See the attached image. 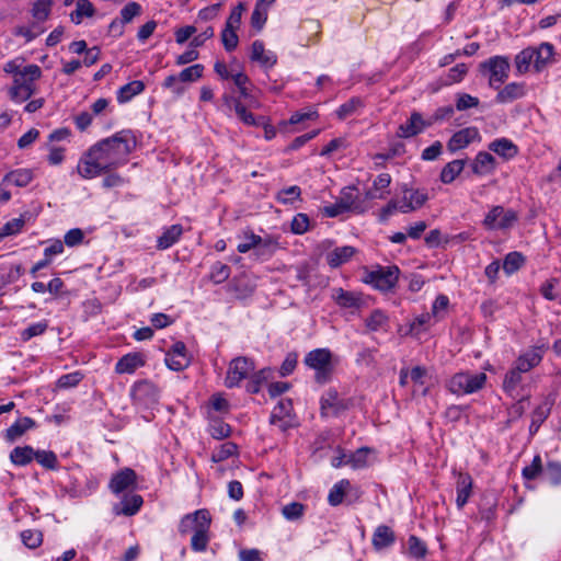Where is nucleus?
I'll return each mask as SVG.
<instances>
[{"label": "nucleus", "mask_w": 561, "mask_h": 561, "mask_svg": "<svg viewBox=\"0 0 561 561\" xmlns=\"http://www.w3.org/2000/svg\"><path fill=\"white\" fill-rule=\"evenodd\" d=\"M251 60L260 62L264 68H272L276 61V55L271 50H265L264 43L262 41H254L251 46Z\"/></svg>", "instance_id": "nucleus-18"}, {"label": "nucleus", "mask_w": 561, "mask_h": 561, "mask_svg": "<svg viewBox=\"0 0 561 561\" xmlns=\"http://www.w3.org/2000/svg\"><path fill=\"white\" fill-rule=\"evenodd\" d=\"M388 321V317L380 310H374L366 320V325L371 331L382 328Z\"/></svg>", "instance_id": "nucleus-64"}, {"label": "nucleus", "mask_w": 561, "mask_h": 561, "mask_svg": "<svg viewBox=\"0 0 561 561\" xmlns=\"http://www.w3.org/2000/svg\"><path fill=\"white\" fill-rule=\"evenodd\" d=\"M224 102L228 107H233L234 112L240 121H242L245 125L249 126H261L264 125V117L261 116L259 118L254 117V115L247 110V107L241 103L239 99H236L230 95L224 96Z\"/></svg>", "instance_id": "nucleus-16"}, {"label": "nucleus", "mask_w": 561, "mask_h": 561, "mask_svg": "<svg viewBox=\"0 0 561 561\" xmlns=\"http://www.w3.org/2000/svg\"><path fill=\"white\" fill-rule=\"evenodd\" d=\"M432 125L433 122H428V118L424 119L421 113L413 112L410 118L398 127L397 135L401 138H411Z\"/></svg>", "instance_id": "nucleus-12"}, {"label": "nucleus", "mask_w": 561, "mask_h": 561, "mask_svg": "<svg viewBox=\"0 0 561 561\" xmlns=\"http://www.w3.org/2000/svg\"><path fill=\"white\" fill-rule=\"evenodd\" d=\"M526 94L525 83L512 82L501 89L496 95L497 103H510Z\"/></svg>", "instance_id": "nucleus-22"}, {"label": "nucleus", "mask_w": 561, "mask_h": 561, "mask_svg": "<svg viewBox=\"0 0 561 561\" xmlns=\"http://www.w3.org/2000/svg\"><path fill=\"white\" fill-rule=\"evenodd\" d=\"M137 139L130 129H123L113 136L98 141L91 147L92 153L98 156L103 164L111 171L128 161V156L135 150Z\"/></svg>", "instance_id": "nucleus-1"}, {"label": "nucleus", "mask_w": 561, "mask_h": 561, "mask_svg": "<svg viewBox=\"0 0 561 561\" xmlns=\"http://www.w3.org/2000/svg\"><path fill=\"white\" fill-rule=\"evenodd\" d=\"M486 382L484 373L461 371L455 374L448 381V389L455 394H470L481 390Z\"/></svg>", "instance_id": "nucleus-3"}, {"label": "nucleus", "mask_w": 561, "mask_h": 561, "mask_svg": "<svg viewBox=\"0 0 561 561\" xmlns=\"http://www.w3.org/2000/svg\"><path fill=\"white\" fill-rule=\"evenodd\" d=\"M353 190L354 187L352 186L343 188L341 198L334 204L324 207V215L330 218H334L348 210L358 213L364 211V208L360 207L359 203H357V197L353 195Z\"/></svg>", "instance_id": "nucleus-9"}, {"label": "nucleus", "mask_w": 561, "mask_h": 561, "mask_svg": "<svg viewBox=\"0 0 561 561\" xmlns=\"http://www.w3.org/2000/svg\"><path fill=\"white\" fill-rule=\"evenodd\" d=\"M408 550L410 557L414 559H423L427 553L426 545L414 535L408 539Z\"/></svg>", "instance_id": "nucleus-45"}, {"label": "nucleus", "mask_w": 561, "mask_h": 561, "mask_svg": "<svg viewBox=\"0 0 561 561\" xmlns=\"http://www.w3.org/2000/svg\"><path fill=\"white\" fill-rule=\"evenodd\" d=\"M551 403L545 402L538 405L533 412V420L530 424V433L537 432L540 424L549 416Z\"/></svg>", "instance_id": "nucleus-41"}, {"label": "nucleus", "mask_w": 561, "mask_h": 561, "mask_svg": "<svg viewBox=\"0 0 561 561\" xmlns=\"http://www.w3.org/2000/svg\"><path fill=\"white\" fill-rule=\"evenodd\" d=\"M523 370H518L517 367L514 365L505 375L503 380V390L510 394L512 398H516L517 393V387L520 385L523 378L522 374Z\"/></svg>", "instance_id": "nucleus-33"}, {"label": "nucleus", "mask_w": 561, "mask_h": 561, "mask_svg": "<svg viewBox=\"0 0 561 561\" xmlns=\"http://www.w3.org/2000/svg\"><path fill=\"white\" fill-rule=\"evenodd\" d=\"M472 484H473V481L469 473H459L458 479H457V499H456V504H457L458 508H462L467 504V502L471 495Z\"/></svg>", "instance_id": "nucleus-23"}, {"label": "nucleus", "mask_w": 561, "mask_h": 561, "mask_svg": "<svg viewBox=\"0 0 561 561\" xmlns=\"http://www.w3.org/2000/svg\"><path fill=\"white\" fill-rule=\"evenodd\" d=\"M543 472L542 468V461L540 455H536L529 466H526L523 471L522 476L525 480H535L537 479L540 473Z\"/></svg>", "instance_id": "nucleus-49"}, {"label": "nucleus", "mask_w": 561, "mask_h": 561, "mask_svg": "<svg viewBox=\"0 0 561 561\" xmlns=\"http://www.w3.org/2000/svg\"><path fill=\"white\" fill-rule=\"evenodd\" d=\"M34 179L31 169H18L10 171L3 176V183L13 184L18 187L27 186Z\"/></svg>", "instance_id": "nucleus-30"}, {"label": "nucleus", "mask_w": 561, "mask_h": 561, "mask_svg": "<svg viewBox=\"0 0 561 561\" xmlns=\"http://www.w3.org/2000/svg\"><path fill=\"white\" fill-rule=\"evenodd\" d=\"M137 483V474L130 468H124L114 473L110 480L108 489L114 494H121L125 491L135 489Z\"/></svg>", "instance_id": "nucleus-11"}, {"label": "nucleus", "mask_w": 561, "mask_h": 561, "mask_svg": "<svg viewBox=\"0 0 561 561\" xmlns=\"http://www.w3.org/2000/svg\"><path fill=\"white\" fill-rule=\"evenodd\" d=\"M42 76V69L37 65H27L22 69V73H15L12 87L35 88V81Z\"/></svg>", "instance_id": "nucleus-19"}, {"label": "nucleus", "mask_w": 561, "mask_h": 561, "mask_svg": "<svg viewBox=\"0 0 561 561\" xmlns=\"http://www.w3.org/2000/svg\"><path fill=\"white\" fill-rule=\"evenodd\" d=\"M495 168L494 157L485 151L479 152L472 163V171L474 174L490 173Z\"/></svg>", "instance_id": "nucleus-32"}, {"label": "nucleus", "mask_w": 561, "mask_h": 561, "mask_svg": "<svg viewBox=\"0 0 561 561\" xmlns=\"http://www.w3.org/2000/svg\"><path fill=\"white\" fill-rule=\"evenodd\" d=\"M545 351V345L531 346L529 350H527L517 357L514 365L517 367L518 370L527 373L533 368L537 367L541 363Z\"/></svg>", "instance_id": "nucleus-15"}, {"label": "nucleus", "mask_w": 561, "mask_h": 561, "mask_svg": "<svg viewBox=\"0 0 561 561\" xmlns=\"http://www.w3.org/2000/svg\"><path fill=\"white\" fill-rule=\"evenodd\" d=\"M141 5L137 2H129L121 10V24L133 21L134 18L140 15Z\"/></svg>", "instance_id": "nucleus-59"}, {"label": "nucleus", "mask_w": 561, "mask_h": 561, "mask_svg": "<svg viewBox=\"0 0 561 561\" xmlns=\"http://www.w3.org/2000/svg\"><path fill=\"white\" fill-rule=\"evenodd\" d=\"M244 241L239 243L237 250L240 253H247L251 249H256L262 243V238L257 234H254L252 231L244 232Z\"/></svg>", "instance_id": "nucleus-57"}, {"label": "nucleus", "mask_w": 561, "mask_h": 561, "mask_svg": "<svg viewBox=\"0 0 561 561\" xmlns=\"http://www.w3.org/2000/svg\"><path fill=\"white\" fill-rule=\"evenodd\" d=\"M48 324L46 321H41L37 323H33L23 331H21L20 336L23 342L30 341L32 337L42 335L46 332Z\"/></svg>", "instance_id": "nucleus-53"}, {"label": "nucleus", "mask_w": 561, "mask_h": 561, "mask_svg": "<svg viewBox=\"0 0 561 561\" xmlns=\"http://www.w3.org/2000/svg\"><path fill=\"white\" fill-rule=\"evenodd\" d=\"M480 68L483 73H489L490 87L499 90L508 78L510 61L507 57L494 56L483 61Z\"/></svg>", "instance_id": "nucleus-5"}, {"label": "nucleus", "mask_w": 561, "mask_h": 561, "mask_svg": "<svg viewBox=\"0 0 561 561\" xmlns=\"http://www.w3.org/2000/svg\"><path fill=\"white\" fill-rule=\"evenodd\" d=\"M489 149L506 160L514 158L518 153L517 146L507 138L493 140L489 145Z\"/></svg>", "instance_id": "nucleus-29"}, {"label": "nucleus", "mask_w": 561, "mask_h": 561, "mask_svg": "<svg viewBox=\"0 0 561 561\" xmlns=\"http://www.w3.org/2000/svg\"><path fill=\"white\" fill-rule=\"evenodd\" d=\"M304 363L316 371L314 380L319 385H324L331 380L334 365L332 362V353L328 348H316L310 351Z\"/></svg>", "instance_id": "nucleus-2"}, {"label": "nucleus", "mask_w": 561, "mask_h": 561, "mask_svg": "<svg viewBox=\"0 0 561 561\" xmlns=\"http://www.w3.org/2000/svg\"><path fill=\"white\" fill-rule=\"evenodd\" d=\"M35 458V450L31 446L15 447L10 453V460L15 466H26Z\"/></svg>", "instance_id": "nucleus-36"}, {"label": "nucleus", "mask_w": 561, "mask_h": 561, "mask_svg": "<svg viewBox=\"0 0 561 561\" xmlns=\"http://www.w3.org/2000/svg\"><path fill=\"white\" fill-rule=\"evenodd\" d=\"M145 90V83L140 80H134L117 91L118 103H126L130 101L135 95L140 94Z\"/></svg>", "instance_id": "nucleus-34"}, {"label": "nucleus", "mask_w": 561, "mask_h": 561, "mask_svg": "<svg viewBox=\"0 0 561 561\" xmlns=\"http://www.w3.org/2000/svg\"><path fill=\"white\" fill-rule=\"evenodd\" d=\"M465 160H453L448 162L440 172V181L445 184L451 183L463 170Z\"/></svg>", "instance_id": "nucleus-38"}, {"label": "nucleus", "mask_w": 561, "mask_h": 561, "mask_svg": "<svg viewBox=\"0 0 561 561\" xmlns=\"http://www.w3.org/2000/svg\"><path fill=\"white\" fill-rule=\"evenodd\" d=\"M21 539L27 548L36 549L43 542V534L36 529H27L21 533Z\"/></svg>", "instance_id": "nucleus-48"}, {"label": "nucleus", "mask_w": 561, "mask_h": 561, "mask_svg": "<svg viewBox=\"0 0 561 561\" xmlns=\"http://www.w3.org/2000/svg\"><path fill=\"white\" fill-rule=\"evenodd\" d=\"M351 489V482L343 479L335 483L329 492L328 502L331 506H337L343 502L346 492Z\"/></svg>", "instance_id": "nucleus-37"}, {"label": "nucleus", "mask_w": 561, "mask_h": 561, "mask_svg": "<svg viewBox=\"0 0 561 561\" xmlns=\"http://www.w3.org/2000/svg\"><path fill=\"white\" fill-rule=\"evenodd\" d=\"M221 42L227 51L234 50L239 43L237 30L225 27L221 32Z\"/></svg>", "instance_id": "nucleus-58"}, {"label": "nucleus", "mask_w": 561, "mask_h": 561, "mask_svg": "<svg viewBox=\"0 0 561 561\" xmlns=\"http://www.w3.org/2000/svg\"><path fill=\"white\" fill-rule=\"evenodd\" d=\"M534 47H527L518 53L515 57V67L518 73H526L530 66H534Z\"/></svg>", "instance_id": "nucleus-40"}, {"label": "nucleus", "mask_w": 561, "mask_h": 561, "mask_svg": "<svg viewBox=\"0 0 561 561\" xmlns=\"http://www.w3.org/2000/svg\"><path fill=\"white\" fill-rule=\"evenodd\" d=\"M479 138V131L476 127H467L455 133L447 142L450 152H456L466 148L474 139Z\"/></svg>", "instance_id": "nucleus-17"}, {"label": "nucleus", "mask_w": 561, "mask_h": 561, "mask_svg": "<svg viewBox=\"0 0 561 561\" xmlns=\"http://www.w3.org/2000/svg\"><path fill=\"white\" fill-rule=\"evenodd\" d=\"M305 506L299 502L285 505L282 510L284 517L288 520L299 519L304 515Z\"/></svg>", "instance_id": "nucleus-63"}, {"label": "nucleus", "mask_w": 561, "mask_h": 561, "mask_svg": "<svg viewBox=\"0 0 561 561\" xmlns=\"http://www.w3.org/2000/svg\"><path fill=\"white\" fill-rule=\"evenodd\" d=\"M51 0H37L32 8V15L38 22H44L48 19L51 11Z\"/></svg>", "instance_id": "nucleus-44"}, {"label": "nucleus", "mask_w": 561, "mask_h": 561, "mask_svg": "<svg viewBox=\"0 0 561 561\" xmlns=\"http://www.w3.org/2000/svg\"><path fill=\"white\" fill-rule=\"evenodd\" d=\"M534 68L540 72L552 61L554 47L550 43H541L538 47H534Z\"/></svg>", "instance_id": "nucleus-20"}, {"label": "nucleus", "mask_w": 561, "mask_h": 561, "mask_svg": "<svg viewBox=\"0 0 561 561\" xmlns=\"http://www.w3.org/2000/svg\"><path fill=\"white\" fill-rule=\"evenodd\" d=\"M35 92V88L24 87H11L9 90L10 99L16 103H22L28 100Z\"/></svg>", "instance_id": "nucleus-62"}, {"label": "nucleus", "mask_w": 561, "mask_h": 561, "mask_svg": "<svg viewBox=\"0 0 561 561\" xmlns=\"http://www.w3.org/2000/svg\"><path fill=\"white\" fill-rule=\"evenodd\" d=\"M255 369L254 362L245 356H239L233 358L229 363L227 375L225 378V386L227 388L239 387L240 382L249 378Z\"/></svg>", "instance_id": "nucleus-6"}, {"label": "nucleus", "mask_w": 561, "mask_h": 561, "mask_svg": "<svg viewBox=\"0 0 561 561\" xmlns=\"http://www.w3.org/2000/svg\"><path fill=\"white\" fill-rule=\"evenodd\" d=\"M183 233V228L181 225H172L167 228L163 233L158 238L157 248L159 250H167L171 248L174 243L178 242L180 237Z\"/></svg>", "instance_id": "nucleus-31"}, {"label": "nucleus", "mask_w": 561, "mask_h": 561, "mask_svg": "<svg viewBox=\"0 0 561 561\" xmlns=\"http://www.w3.org/2000/svg\"><path fill=\"white\" fill-rule=\"evenodd\" d=\"M396 541V535L393 530L386 525L378 526L373 535V546L375 550L380 551L393 545Z\"/></svg>", "instance_id": "nucleus-21"}, {"label": "nucleus", "mask_w": 561, "mask_h": 561, "mask_svg": "<svg viewBox=\"0 0 561 561\" xmlns=\"http://www.w3.org/2000/svg\"><path fill=\"white\" fill-rule=\"evenodd\" d=\"M518 217L515 210H505L502 206H494L486 214L483 220V226L489 230H505L513 227Z\"/></svg>", "instance_id": "nucleus-7"}, {"label": "nucleus", "mask_w": 561, "mask_h": 561, "mask_svg": "<svg viewBox=\"0 0 561 561\" xmlns=\"http://www.w3.org/2000/svg\"><path fill=\"white\" fill-rule=\"evenodd\" d=\"M238 446L232 442H227L222 444L216 451L213 453L211 459L215 462H220L229 457L237 454Z\"/></svg>", "instance_id": "nucleus-51"}, {"label": "nucleus", "mask_w": 561, "mask_h": 561, "mask_svg": "<svg viewBox=\"0 0 561 561\" xmlns=\"http://www.w3.org/2000/svg\"><path fill=\"white\" fill-rule=\"evenodd\" d=\"M204 71V66L201 64H195L193 66H190L185 69H183L178 77L183 83L186 82H194L202 78Z\"/></svg>", "instance_id": "nucleus-50"}, {"label": "nucleus", "mask_w": 561, "mask_h": 561, "mask_svg": "<svg viewBox=\"0 0 561 561\" xmlns=\"http://www.w3.org/2000/svg\"><path fill=\"white\" fill-rule=\"evenodd\" d=\"M525 262L524 256L519 252H510L503 262V270L506 274H513L518 271Z\"/></svg>", "instance_id": "nucleus-43"}, {"label": "nucleus", "mask_w": 561, "mask_h": 561, "mask_svg": "<svg viewBox=\"0 0 561 561\" xmlns=\"http://www.w3.org/2000/svg\"><path fill=\"white\" fill-rule=\"evenodd\" d=\"M400 270L397 265L380 266L366 273L364 282L381 291H390L398 283Z\"/></svg>", "instance_id": "nucleus-4"}, {"label": "nucleus", "mask_w": 561, "mask_h": 561, "mask_svg": "<svg viewBox=\"0 0 561 561\" xmlns=\"http://www.w3.org/2000/svg\"><path fill=\"white\" fill-rule=\"evenodd\" d=\"M142 503V497L138 494L125 495L121 503L114 506V511L117 515L133 516L140 510Z\"/></svg>", "instance_id": "nucleus-24"}, {"label": "nucleus", "mask_w": 561, "mask_h": 561, "mask_svg": "<svg viewBox=\"0 0 561 561\" xmlns=\"http://www.w3.org/2000/svg\"><path fill=\"white\" fill-rule=\"evenodd\" d=\"M41 466L46 469L55 470L58 467V459L54 451L37 450L34 458Z\"/></svg>", "instance_id": "nucleus-46"}, {"label": "nucleus", "mask_w": 561, "mask_h": 561, "mask_svg": "<svg viewBox=\"0 0 561 561\" xmlns=\"http://www.w3.org/2000/svg\"><path fill=\"white\" fill-rule=\"evenodd\" d=\"M87 159L80 160L77 170L83 179H92L102 173H106L110 170L106 164H103L101 160H98V156L92 153L90 148L85 154Z\"/></svg>", "instance_id": "nucleus-13"}, {"label": "nucleus", "mask_w": 561, "mask_h": 561, "mask_svg": "<svg viewBox=\"0 0 561 561\" xmlns=\"http://www.w3.org/2000/svg\"><path fill=\"white\" fill-rule=\"evenodd\" d=\"M35 426V421L28 416L19 419L9 428H7L4 437L8 442L13 443L18 438H20L26 431L34 428Z\"/></svg>", "instance_id": "nucleus-27"}, {"label": "nucleus", "mask_w": 561, "mask_h": 561, "mask_svg": "<svg viewBox=\"0 0 561 561\" xmlns=\"http://www.w3.org/2000/svg\"><path fill=\"white\" fill-rule=\"evenodd\" d=\"M94 14V7L89 0H78L76 10L70 14V19L75 24H80L83 18H91Z\"/></svg>", "instance_id": "nucleus-39"}, {"label": "nucleus", "mask_w": 561, "mask_h": 561, "mask_svg": "<svg viewBox=\"0 0 561 561\" xmlns=\"http://www.w3.org/2000/svg\"><path fill=\"white\" fill-rule=\"evenodd\" d=\"M403 193L408 195L410 202H413L415 209L421 208L428 199V195L424 190H412L404 187Z\"/></svg>", "instance_id": "nucleus-60"}, {"label": "nucleus", "mask_w": 561, "mask_h": 561, "mask_svg": "<svg viewBox=\"0 0 561 561\" xmlns=\"http://www.w3.org/2000/svg\"><path fill=\"white\" fill-rule=\"evenodd\" d=\"M543 474L552 485H561V462L548 461Z\"/></svg>", "instance_id": "nucleus-47"}, {"label": "nucleus", "mask_w": 561, "mask_h": 561, "mask_svg": "<svg viewBox=\"0 0 561 561\" xmlns=\"http://www.w3.org/2000/svg\"><path fill=\"white\" fill-rule=\"evenodd\" d=\"M353 399H341L335 389H329L321 398V415L337 416L353 407Z\"/></svg>", "instance_id": "nucleus-8"}, {"label": "nucleus", "mask_w": 561, "mask_h": 561, "mask_svg": "<svg viewBox=\"0 0 561 561\" xmlns=\"http://www.w3.org/2000/svg\"><path fill=\"white\" fill-rule=\"evenodd\" d=\"M333 300L342 308H358L362 304L360 296L343 288H334L332 290Z\"/></svg>", "instance_id": "nucleus-28"}, {"label": "nucleus", "mask_w": 561, "mask_h": 561, "mask_svg": "<svg viewBox=\"0 0 561 561\" xmlns=\"http://www.w3.org/2000/svg\"><path fill=\"white\" fill-rule=\"evenodd\" d=\"M268 369H261L256 373L250 374L249 382L247 383V391L250 393H257L262 383L268 378Z\"/></svg>", "instance_id": "nucleus-42"}, {"label": "nucleus", "mask_w": 561, "mask_h": 561, "mask_svg": "<svg viewBox=\"0 0 561 561\" xmlns=\"http://www.w3.org/2000/svg\"><path fill=\"white\" fill-rule=\"evenodd\" d=\"M145 360L138 353H129L124 355L115 366L117 374H133L138 367L144 366Z\"/></svg>", "instance_id": "nucleus-25"}, {"label": "nucleus", "mask_w": 561, "mask_h": 561, "mask_svg": "<svg viewBox=\"0 0 561 561\" xmlns=\"http://www.w3.org/2000/svg\"><path fill=\"white\" fill-rule=\"evenodd\" d=\"M231 268L221 262H216L210 270V278L216 283L220 284L227 280L230 276Z\"/></svg>", "instance_id": "nucleus-54"}, {"label": "nucleus", "mask_w": 561, "mask_h": 561, "mask_svg": "<svg viewBox=\"0 0 561 561\" xmlns=\"http://www.w3.org/2000/svg\"><path fill=\"white\" fill-rule=\"evenodd\" d=\"M363 106V101L359 98H352L346 103L342 104L336 111V115L340 119H345L354 114L357 108Z\"/></svg>", "instance_id": "nucleus-52"}, {"label": "nucleus", "mask_w": 561, "mask_h": 561, "mask_svg": "<svg viewBox=\"0 0 561 561\" xmlns=\"http://www.w3.org/2000/svg\"><path fill=\"white\" fill-rule=\"evenodd\" d=\"M82 379L83 375L80 371H73L59 377L57 386L61 389L73 388L78 386Z\"/></svg>", "instance_id": "nucleus-61"}, {"label": "nucleus", "mask_w": 561, "mask_h": 561, "mask_svg": "<svg viewBox=\"0 0 561 561\" xmlns=\"http://www.w3.org/2000/svg\"><path fill=\"white\" fill-rule=\"evenodd\" d=\"M167 366L175 371L185 369L190 365L188 355L165 354Z\"/></svg>", "instance_id": "nucleus-55"}, {"label": "nucleus", "mask_w": 561, "mask_h": 561, "mask_svg": "<svg viewBox=\"0 0 561 561\" xmlns=\"http://www.w3.org/2000/svg\"><path fill=\"white\" fill-rule=\"evenodd\" d=\"M25 225L24 216L21 215L19 218H14L10 221H8L1 229H0V240L4 237L15 234L21 231L23 226Z\"/></svg>", "instance_id": "nucleus-56"}, {"label": "nucleus", "mask_w": 561, "mask_h": 561, "mask_svg": "<svg viewBox=\"0 0 561 561\" xmlns=\"http://www.w3.org/2000/svg\"><path fill=\"white\" fill-rule=\"evenodd\" d=\"M201 513H209L207 510L202 508L197 510L194 513L186 514L182 517L180 524H179V531L181 535L185 536L190 531H196L198 529V525L202 523V519L199 518L198 514Z\"/></svg>", "instance_id": "nucleus-35"}, {"label": "nucleus", "mask_w": 561, "mask_h": 561, "mask_svg": "<svg viewBox=\"0 0 561 561\" xmlns=\"http://www.w3.org/2000/svg\"><path fill=\"white\" fill-rule=\"evenodd\" d=\"M202 523L198 525V529L193 534L191 539V547L194 551L201 552L207 549L209 542V527L211 523L209 513H201L198 514Z\"/></svg>", "instance_id": "nucleus-14"}, {"label": "nucleus", "mask_w": 561, "mask_h": 561, "mask_svg": "<svg viewBox=\"0 0 561 561\" xmlns=\"http://www.w3.org/2000/svg\"><path fill=\"white\" fill-rule=\"evenodd\" d=\"M356 249L351 245H344L335 248L333 251L327 254V262L332 268H336L342 264L348 262L355 254Z\"/></svg>", "instance_id": "nucleus-26"}, {"label": "nucleus", "mask_w": 561, "mask_h": 561, "mask_svg": "<svg viewBox=\"0 0 561 561\" xmlns=\"http://www.w3.org/2000/svg\"><path fill=\"white\" fill-rule=\"evenodd\" d=\"M131 397L135 403L149 407L158 402L159 390L152 382L142 380L133 386Z\"/></svg>", "instance_id": "nucleus-10"}]
</instances>
